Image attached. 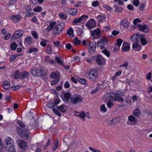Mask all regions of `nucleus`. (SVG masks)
I'll use <instances>...</instances> for the list:
<instances>
[{
    "label": "nucleus",
    "instance_id": "obj_1",
    "mask_svg": "<svg viewBox=\"0 0 152 152\" xmlns=\"http://www.w3.org/2000/svg\"><path fill=\"white\" fill-rule=\"evenodd\" d=\"M20 127L17 128L18 132L19 134L21 137H25L27 139L28 137V132L24 124L20 121H18Z\"/></svg>",
    "mask_w": 152,
    "mask_h": 152
},
{
    "label": "nucleus",
    "instance_id": "obj_2",
    "mask_svg": "<svg viewBox=\"0 0 152 152\" xmlns=\"http://www.w3.org/2000/svg\"><path fill=\"white\" fill-rule=\"evenodd\" d=\"M5 143L6 144L5 148L8 152H15V149L14 148V142L13 139L10 137H6L4 139Z\"/></svg>",
    "mask_w": 152,
    "mask_h": 152
},
{
    "label": "nucleus",
    "instance_id": "obj_3",
    "mask_svg": "<svg viewBox=\"0 0 152 152\" xmlns=\"http://www.w3.org/2000/svg\"><path fill=\"white\" fill-rule=\"evenodd\" d=\"M64 25V23L63 22L60 23L56 25L52 30L53 34L54 35H56L60 34L63 30Z\"/></svg>",
    "mask_w": 152,
    "mask_h": 152
},
{
    "label": "nucleus",
    "instance_id": "obj_4",
    "mask_svg": "<svg viewBox=\"0 0 152 152\" xmlns=\"http://www.w3.org/2000/svg\"><path fill=\"white\" fill-rule=\"evenodd\" d=\"M51 77L54 79L51 83V85H54L57 84L60 80L59 73L58 71H56L54 72H52L50 75Z\"/></svg>",
    "mask_w": 152,
    "mask_h": 152
},
{
    "label": "nucleus",
    "instance_id": "obj_5",
    "mask_svg": "<svg viewBox=\"0 0 152 152\" xmlns=\"http://www.w3.org/2000/svg\"><path fill=\"white\" fill-rule=\"evenodd\" d=\"M83 97L77 94H75L71 96L70 100L71 102L74 104H76L82 102Z\"/></svg>",
    "mask_w": 152,
    "mask_h": 152
},
{
    "label": "nucleus",
    "instance_id": "obj_6",
    "mask_svg": "<svg viewBox=\"0 0 152 152\" xmlns=\"http://www.w3.org/2000/svg\"><path fill=\"white\" fill-rule=\"evenodd\" d=\"M114 94V101H118L119 102H123L124 101L123 99L121 97L124 96V93L121 91H116Z\"/></svg>",
    "mask_w": 152,
    "mask_h": 152
},
{
    "label": "nucleus",
    "instance_id": "obj_7",
    "mask_svg": "<svg viewBox=\"0 0 152 152\" xmlns=\"http://www.w3.org/2000/svg\"><path fill=\"white\" fill-rule=\"evenodd\" d=\"M97 76V72L96 70L92 69L90 71L88 76L90 79L94 80Z\"/></svg>",
    "mask_w": 152,
    "mask_h": 152
},
{
    "label": "nucleus",
    "instance_id": "obj_8",
    "mask_svg": "<svg viewBox=\"0 0 152 152\" xmlns=\"http://www.w3.org/2000/svg\"><path fill=\"white\" fill-rule=\"evenodd\" d=\"M86 25L88 29H91L96 26V23L94 20L91 19L88 21Z\"/></svg>",
    "mask_w": 152,
    "mask_h": 152
},
{
    "label": "nucleus",
    "instance_id": "obj_9",
    "mask_svg": "<svg viewBox=\"0 0 152 152\" xmlns=\"http://www.w3.org/2000/svg\"><path fill=\"white\" fill-rule=\"evenodd\" d=\"M88 43L89 45V52L92 54L95 52L96 50V44H94L91 42L88 41Z\"/></svg>",
    "mask_w": 152,
    "mask_h": 152
},
{
    "label": "nucleus",
    "instance_id": "obj_10",
    "mask_svg": "<svg viewBox=\"0 0 152 152\" xmlns=\"http://www.w3.org/2000/svg\"><path fill=\"white\" fill-rule=\"evenodd\" d=\"M23 32L21 30H18L15 31L13 35L11 38V40L13 41V38L16 39L19 38V37H21L23 34Z\"/></svg>",
    "mask_w": 152,
    "mask_h": 152
},
{
    "label": "nucleus",
    "instance_id": "obj_11",
    "mask_svg": "<svg viewBox=\"0 0 152 152\" xmlns=\"http://www.w3.org/2000/svg\"><path fill=\"white\" fill-rule=\"evenodd\" d=\"M114 94L113 93H108L104 97L105 102H113L114 101Z\"/></svg>",
    "mask_w": 152,
    "mask_h": 152
},
{
    "label": "nucleus",
    "instance_id": "obj_12",
    "mask_svg": "<svg viewBox=\"0 0 152 152\" xmlns=\"http://www.w3.org/2000/svg\"><path fill=\"white\" fill-rule=\"evenodd\" d=\"M119 121L118 118H113L110 121L108 119H107L106 121L109 126H113L115 124H117Z\"/></svg>",
    "mask_w": 152,
    "mask_h": 152
},
{
    "label": "nucleus",
    "instance_id": "obj_13",
    "mask_svg": "<svg viewBox=\"0 0 152 152\" xmlns=\"http://www.w3.org/2000/svg\"><path fill=\"white\" fill-rule=\"evenodd\" d=\"M48 107L51 108L53 112L57 115L61 116V115L58 110H56L55 107V106L53 105L51 103H48L47 104Z\"/></svg>",
    "mask_w": 152,
    "mask_h": 152
},
{
    "label": "nucleus",
    "instance_id": "obj_14",
    "mask_svg": "<svg viewBox=\"0 0 152 152\" xmlns=\"http://www.w3.org/2000/svg\"><path fill=\"white\" fill-rule=\"evenodd\" d=\"M91 33L92 36H95V38H98L100 37V31L98 29H96L93 31H91Z\"/></svg>",
    "mask_w": 152,
    "mask_h": 152
},
{
    "label": "nucleus",
    "instance_id": "obj_15",
    "mask_svg": "<svg viewBox=\"0 0 152 152\" xmlns=\"http://www.w3.org/2000/svg\"><path fill=\"white\" fill-rule=\"evenodd\" d=\"M140 37L139 34L138 33L134 34L131 37L130 40L133 42H139Z\"/></svg>",
    "mask_w": 152,
    "mask_h": 152
},
{
    "label": "nucleus",
    "instance_id": "obj_16",
    "mask_svg": "<svg viewBox=\"0 0 152 152\" xmlns=\"http://www.w3.org/2000/svg\"><path fill=\"white\" fill-rule=\"evenodd\" d=\"M107 42V39L103 37L98 42L97 44V46L98 47H100L101 45H104L105 42Z\"/></svg>",
    "mask_w": 152,
    "mask_h": 152
},
{
    "label": "nucleus",
    "instance_id": "obj_17",
    "mask_svg": "<svg viewBox=\"0 0 152 152\" xmlns=\"http://www.w3.org/2000/svg\"><path fill=\"white\" fill-rule=\"evenodd\" d=\"M129 23L127 20L125 19H123L121 22L120 24L121 26H122L124 27L127 28L129 26Z\"/></svg>",
    "mask_w": 152,
    "mask_h": 152
},
{
    "label": "nucleus",
    "instance_id": "obj_18",
    "mask_svg": "<svg viewBox=\"0 0 152 152\" xmlns=\"http://www.w3.org/2000/svg\"><path fill=\"white\" fill-rule=\"evenodd\" d=\"M31 73L34 76H41V73L39 72V69L36 68H33L31 70Z\"/></svg>",
    "mask_w": 152,
    "mask_h": 152
},
{
    "label": "nucleus",
    "instance_id": "obj_19",
    "mask_svg": "<svg viewBox=\"0 0 152 152\" xmlns=\"http://www.w3.org/2000/svg\"><path fill=\"white\" fill-rule=\"evenodd\" d=\"M21 16L19 15H14L11 17V19L14 23H16L19 21L21 19Z\"/></svg>",
    "mask_w": 152,
    "mask_h": 152
},
{
    "label": "nucleus",
    "instance_id": "obj_20",
    "mask_svg": "<svg viewBox=\"0 0 152 152\" xmlns=\"http://www.w3.org/2000/svg\"><path fill=\"white\" fill-rule=\"evenodd\" d=\"M58 108V110L63 113H64L66 112V106L64 104H62L60 106H56Z\"/></svg>",
    "mask_w": 152,
    "mask_h": 152
},
{
    "label": "nucleus",
    "instance_id": "obj_21",
    "mask_svg": "<svg viewBox=\"0 0 152 152\" xmlns=\"http://www.w3.org/2000/svg\"><path fill=\"white\" fill-rule=\"evenodd\" d=\"M140 31L146 33L148 31V28L146 26L140 25L138 27Z\"/></svg>",
    "mask_w": 152,
    "mask_h": 152
},
{
    "label": "nucleus",
    "instance_id": "obj_22",
    "mask_svg": "<svg viewBox=\"0 0 152 152\" xmlns=\"http://www.w3.org/2000/svg\"><path fill=\"white\" fill-rule=\"evenodd\" d=\"M56 22H51L46 28V30L48 31H50L56 25Z\"/></svg>",
    "mask_w": 152,
    "mask_h": 152
},
{
    "label": "nucleus",
    "instance_id": "obj_23",
    "mask_svg": "<svg viewBox=\"0 0 152 152\" xmlns=\"http://www.w3.org/2000/svg\"><path fill=\"white\" fill-rule=\"evenodd\" d=\"M122 50L123 51L125 52L128 51L129 49V45L127 43H124L123 44Z\"/></svg>",
    "mask_w": 152,
    "mask_h": 152
},
{
    "label": "nucleus",
    "instance_id": "obj_24",
    "mask_svg": "<svg viewBox=\"0 0 152 152\" xmlns=\"http://www.w3.org/2000/svg\"><path fill=\"white\" fill-rule=\"evenodd\" d=\"M96 18L99 22H102L104 21L105 20V17L101 15H99L96 17Z\"/></svg>",
    "mask_w": 152,
    "mask_h": 152
},
{
    "label": "nucleus",
    "instance_id": "obj_25",
    "mask_svg": "<svg viewBox=\"0 0 152 152\" xmlns=\"http://www.w3.org/2000/svg\"><path fill=\"white\" fill-rule=\"evenodd\" d=\"M19 146L23 150H25L26 149V142L23 140H20L19 143Z\"/></svg>",
    "mask_w": 152,
    "mask_h": 152
},
{
    "label": "nucleus",
    "instance_id": "obj_26",
    "mask_svg": "<svg viewBox=\"0 0 152 152\" xmlns=\"http://www.w3.org/2000/svg\"><path fill=\"white\" fill-rule=\"evenodd\" d=\"M132 49L135 51H138L140 50L139 44L137 43H134L132 45Z\"/></svg>",
    "mask_w": 152,
    "mask_h": 152
},
{
    "label": "nucleus",
    "instance_id": "obj_27",
    "mask_svg": "<svg viewBox=\"0 0 152 152\" xmlns=\"http://www.w3.org/2000/svg\"><path fill=\"white\" fill-rule=\"evenodd\" d=\"M128 119L130 122H133V124H136L137 122L135 118L132 115H130L128 117Z\"/></svg>",
    "mask_w": 152,
    "mask_h": 152
},
{
    "label": "nucleus",
    "instance_id": "obj_28",
    "mask_svg": "<svg viewBox=\"0 0 152 152\" xmlns=\"http://www.w3.org/2000/svg\"><path fill=\"white\" fill-rule=\"evenodd\" d=\"M104 61V60L101 57H99L96 61V62L98 65L102 66L103 64Z\"/></svg>",
    "mask_w": 152,
    "mask_h": 152
},
{
    "label": "nucleus",
    "instance_id": "obj_29",
    "mask_svg": "<svg viewBox=\"0 0 152 152\" xmlns=\"http://www.w3.org/2000/svg\"><path fill=\"white\" fill-rule=\"evenodd\" d=\"M3 87L5 89H7L10 87V84L8 81L6 80L3 83Z\"/></svg>",
    "mask_w": 152,
    "mask_h": 152
},
{
    "label": "nucleus",
    "instance_id": "obj_30",
    "mask_svg": "<svg viewBox=\"0 0 152 152\" xmlns=\"http://www.w3.org/2000/svg\"><path fill=\"white\" fill-rule=\"evenodd\" d=\"M141 20L139 18H136L134 19L133 21V23L136 27H138L140 25L139 23L141 22Z\"/></svg>",
    "mask_w": 152,
    "mask_h": 152
},
{
    "label": "nucleus",
    "instance_id": "obj_31",
    "mask_svg": "<svg viewBox=\"0 0 152 152\" xmlns=\"http://www.w3.org/2000/svg\"><path fill=\"white\" fill-rule=\"evenodd\" d=\"M46 52L48 54H51L52 52V46L50 45H48L46 49Z\"/></svg>",
    "mask_w": 152,
    "mask_h": 152
},
{
    "label": "nucleus",
    "instance_id": "obj_32",
    "mask_svg": "<svg viewBox=\"0 0 152 152\" xmlns=\"http://www.w3.org/2000/svg\"><path fill=\"white\" fill-rule=\"evenodd\" d=\"M73 42L75 45L77 46L80 44L81 41L80 40H79L77 38H75L73 39Z\"/></svg>",
    "mask_w": 152,
    "mask_h": 152
},
{
    "label": "nucleus",
    "instance_id": "obj_33",
    "mask_svg": "<svg viewBox=\"0 0 152 152\" xmlns=\"http://www.w3.org/2000/svg\"><path fill=\"white\" fill-rule=\"evenodd\" d=\"M69 12L70 15H76L78 11L77 9L74 8H71Z\"/></svg>",
    "mask_w": 152,
    "mask_h": 152
},
{
    "label": "nucleus",
    "instance_id": "obj_34",
    "mask_svg": "<svg viewBox=\"0 0 152 152\" xmlns=\"http://www.w3.org/2000/svg\"><path fill=\"white\" fill-rule=\"evenodd\" d=\"M28 74L26 71H23L21 73V79H25L28 76Z\"/></svg>",
    "mask_w": 152,
    "mask_h": 152
},
{
    "label": "nucleus",
    "instance_id": "obj_35",
    "mask_svg": "<svg viewBox=\"0 0 152 152\" xmlns=\"http://www.w3.org/2000/svg\"><path fill=\"white\" fill-rule=\"evenodd\" d=\"M71 94L67 92L64 94V97L65 100L66 101L69 100V99H70Z\"/></svg>",
    "mask_w": 152,
    "mask_h": 152
},
{
    "label": "nucleus",
    "instance_id": "obj_36",
    "mask_svg": "<svg viewBox=\"0 0 152 152\" xmlns=\"http://www.w3.org/2000/svg\"><path fill=\"white\" fill-rule=\"evenodd\" d=\"M14 78L17 79L19 77L21 78V73L18 71H16L14 74Z\"/></svg>",
    "mask_w": 152,
    "mask_h": 152
},
{
    "label": "nucleus",
    "instance_id": "obj_37",
    "mask_svg": "<svg viewBox=\"0 0 152 152\" xmlns=\"http://www.w3.org/2000/svg\"><path fill=\"white\" fill-rule=\"evenodd\" d=\"M60 18L63 19H66L67 18V16L63 12H61L58 14Z\"/></svg>",
    "mask_w": 152,
    "mask_h": 152
},
{
    "label": "nucleus",
    "instance_id": "obj_38",
    "mask_svg": "<svg viewBox=\"0 0 152 152\" xmlns=\"http://www.w3.org/2000/svg\"><path fill=\"white\" fill-rule=\"evenodd\" d=\"M42 41L40 43V45L43 47H45L46 45L47 42H49V41L47 40L44 39H42Z\"/></svg>",
    "mask_w": 152,
    "mask_h": 152
},
{
    "label": "nucleus",
    "instance_id": "obj_39",
    "mask_svg": "<svg viewBox=\"0 0 152 152\" xmlns=\"http://www.w3.org/2000/svg\"><path fill=\"white\" fill-rule=\"evenodd\" d=\"M38 51V49L36 48H29L28 52L31 53L32 52H37Z\"/></svg>",
    "mask_w": 152,
    "mask_h": 152
},
{
    "label": "nucleus",
    "instance_id": "obj_40",
    "mask_svg": "<svg viewBox=\"0 0 152 152\" xmlns=\"http://www.w3.org/2000/svg\"><path fill=\"white\" fill-rule=\"evenodd\" d=\"M81 21L80 17L76 18L73 20V25H75L76 23H80Z\"/></svg>",
    "mask_w": 152,
    "mask_h": 152
},
{
    "label": "nucleus",
    "instance_id": "obj_41",
    "mask_svg": "<svg viewBox=\"0 0 152 152\" xmlns=\"http://www.w3.org/2000/svg\"><path fill=\"white\" fill-rule=\"evenodd\" d=\"M78 81L83 84L85 85L87 83L86 80L84 79L79 78L78 79Z\"/></svg>",
    "mask_w": 152,
    "mask_h": 152
},
{
    "label": "nucleus",
    "instance_id": "obj_42",
    "mask_svg": "<svg viewBox=\"0 0 152 152\" xmlns=\"http://www.w3.org/2000/svg\"><path fill=\"white\" fill-rule=\"evenodd\" d=\"M140 41L141 43L143 45H145L147 43V42L145 39L143 38L140 37Z\"/></svg>",
    "mask_w": 152,
    "mask_h": 152
},
{
    "label": "nucleus",
    "instance_id": "obj_43",
    "mask_svg": "<svg viewBox=\"0 0 152 152\" xmlns=\"http://www.w3.org/2000/svg\"><path fill=\"white\" fill-rule=\"evenodd\" d=\"M128 64V62L127 61H125L124 64L119 66L120 67H123L125 69H127Z\"/></svg>",
    "mask_w": 152,
    "mask_h": 152
},
{
    "label": "nucleus",
    "instance_id": "obj_44",
    "mask_svg": "<svg viewBox=\"0 0 152 152\" xmlns=\"http://www.w3.org/2000/svg\"><path fill=\"white\" fill-rule=\"evenodd\" d=\"M42 9L41 7L39 6H38L35 7L33 10L34 12H39L41 11Z\"/></svg>",
    "mask_w": 152,
    "mask_h": 152
},
{
    "label": "nucleus",
    "instance_id": "obj_45",
    "mask_svg": "<svg viewBox=\"0 0 152 152\" xmlns=\"http://www.w3.org/2000/svg\"><path fill=\"white\" fill-rule=\"evenodd\" d=\"M100 111L102 112H105L107 111V108L104 104L102 105L100 107Z\"/></svg>",
    "mask_w": 152,
    "mask_h": 152
},
{
    "label": "nucleus",
    "instance_id": "obj_46",
    "mask_svg": "<svg viewBox=\"0 0 152 152\" xmlns=\"http://www.w3.org/2000/svg\"><path fill=\"white\" fill-rule=\"evenodd\" d=\"M17 47V45L15 43H13L11 44V49L12 50H15Z\"/></svg>",
    "mask_w": 152,
    "mask_h": 152
},
{
    "label": "nucleus",
    "instance_id": "obj_47",
    "mask_svg": "<svg viewBox=\"0 0 152 152\" xmlns=\"http://www.w3.org/2000/svg\"><path fill=\"white\" fill-rule=\"evenodd\" d=\"M67 33L68 35H70L73 34V30L71 27L67 31Z\"/></svg>",
    "mask_w": 152,
    "mask_h": 152
},
{
    "label": "nucleus",
    "instance_id": "obj_48",
    "mask_svg": "<svg viewBox=\"0 0 152 152\" xmlns=\"http://www.w3.org/2000/svg\"><path fill=\"white\" fill-rule=\"evenodd\" d=\"M45 61L48 63H50L52 64H54L55 63V62L53 60L49 59V57L46 58Z\"/></svg>",
    "mask_w": 152,
    "mask_h": 152
},
{
    "label": "nucleus",
    "instance_id": "obj_49",
    "mask_svg": "<svg viewBox=\"0 0 152 152\" xmlns=\"http://www.w3.org/2000/svg\"><path fill=\"white\" fill-rule=\"evenodd\" d=\"M88 18V16L86 15H83L80 16V18L81 21L84 20H86Z\"/></svg>",
    "mask_w": 152,
    "mask_h": 152
},
{
    "label": "nucleus",
    "instance_id": "obj_50",
    "mask_svg": "<svg viewBox=\"0 0 152 152\" xmlns=\"http://www.w3.org/2000/svg\"><path fill=\"white\" fill-rule=\"evenodd\" d=\"M55 60L56 62L59 65H62V62L60 58H59L56 57L55 58Z\"/></svg>",
    "mask_w": 152,
    "mask_h": 152
},
{
    "label": "nucleus",
    "instance_id": "obj_51",
    "mask_svg": "<svg viewBox=\"0 0 152 152\" xmlns=\"http://www.w3.org/2000/svg\"><path fill=\"white\" fill-rule=\"evenodd\" d=\"M20 86L18 85H14L11 87V89L13 90H17L20 88Z\"/></svg>",
    "mask_w": 152,
    "mask_h": 152
},
{
    "label": "nucleus",
    "instance_id": "obj_52",
    "mask_svg": "<svg viewBox=\"0 0 152 152\" xmlns=\"http://www.w3.org/2000/svg\"><path fill=\"white\" fill-rule=\"evenodd\" d=\"M39 72L40 73H41V76L44 75L45 73V69L44 68H41L39 69Z\"/></svg>",
    "mask_w": 152,
    "mask_h": 152
},
{
    "label": "nucleus",
    "instance_id": "obj_53",
    "mask_svg": "<svg viewBox=\"0 0 152 152\" xmlns=\"http://www.w3.org/2000/svg\"><path fill=\"white\" fill-rule=\"evenodd\" d=\"M132 4L135 6L137 7L140 4V1L139 0H134L133 1Z\"/></svg>",
    "mask_w": 152,
    "mask_h": 152
},
{
    "label": "nucleus",
    "instance_id": "obj_54",
    "mask_svg": "<svg viewBox=\"0 0 152 152\" xmlns=\"http://www.w3.org/2000/svg\"><path fill=\"white\" fill-rule=\"evenodd\" d=\"M25 40L28 44H31L32 42V39L29 37L26 38Z\"/></svg>",
    "mask_w": 152,
    "mask_h": 152
},
{
    "label": "nucleus",
    "instance_id": "obj_55",
    "mask_svg": "<svg viewBox=\"0 0 152 152\" xmlns=\"http://www.w3.org/2000/svg\"><path fill=\"white\" fill-rule=\"evenodd\" d=\"M102 52L107 56L108 57L110 56V53L106 49H104V50H103L102 51Z\"/></svg>",
    "mask_w": 152,
    "mask_h": 152
},
{
    "label": "nucleus",
    "instance_id": "obj_56",
    "mask_svg": "<svg viewBox=\"0 0 152 152\" xmlns=\"http://www.w3.org/2000/svg\"><path fill=\"white\" fill-rule=\"evenodd\" d=\"M122 40L120 39H118L117 41V45L119 47H120L122 42Z\"/></svg>",
    "mask_w": 152,
    "mask_h": 152
},
{
    "label": "nucleus",
    "instance_id": "obj_57",
    "mask_svg": "<svg viewBox=\"0 0 152 152\" xmlns=\"http://www.w3.org/2000/svg\"><path fill=\"white\" fill-rule=\"evenodd\" d=\"M31 34L35 39H37L38 38V36L35 31H31Z\"/></svg>",
    "mask_w": 152,
    "mask_h": 152
},
{
    "label": "nucleus",
    "instance_id": "obj_58",
    "mask_svg": "<svg viewBox=\"0 0 152 152\" xmlns=\"http://www.w3.org/2000/svg\"><path fill=\"white\" fill-rule=\"evenodd\" d=\"M113 102H107V107L109 108H110L113 105Z\"/></svg>",
    "mask_w": 152,
    "mask_h": 152
},
{
    "label": "nucleus",
    "instance_id": "obj_59",
    "mask_svg": "<svg viewBox=\"0 0 152 152\" xmlns=\"http://www.w3.org/2000/svg\"><path fill=\"white\" fill-rule=\"evenodd\" d=\"M89 149L93 152H101V151L97 149H95L91 147H89Z\"/></svg>",
    "mask_w": 152,
    "mask_h": 152
},
{
    "label": "nucleus",
    "instance_id": "obj_60",
    "mask_svg": "<svg viewBox=\"0 0 152 152\" xmlns=\"http://www.w3.org/2000/svg\"><path fill=\"white\" fill-rule=\"evenodd\" d=\"M133 114L136 116H139L140 115V113L137 110H135L133 112Z\"/></svg>",
    "mask_w": 152,
    "mask_h": 152
},
{
    "label": "nucleus",
    "instance_id": "obj_61",
    "mask_svg": "<svg viewBox=\"0 0 152 152\" xmlns=\"http://www.w3.org/2000/svg\"><path fill=\"white\" fill-rule=\"evenodd\" d=\"M11 36V34L10 33H8L5 36L4 39L7 40Z\"/></svg>",
    "mask_w": 152,
    "mask_h": 152
},
{
    "label": "nucleus",
    "instance_id": "obj_62",
    "mask_svg": "<svg viewBox=\"0 0 152 152\" xmlns=\"http://www.w3.org/2000/svg\"><path fill=\"white\" fill-rule=\"evenodd\" d=\"M53 43L55 46L57 47H58L60 44V42L59 41H54Z\"/></svg>",
    "mask_w": 152,
    "mask_h": 152
},
{
    "label": "nucleus",
    "instance_id": "obj_63",
    "mask_svg": "<svg viewBox=\"0 0 152 152\" xmlns=\"http://www.w3.org/2000/svg\"><path fill=\"white\" fill-rule=\"evenodd\" d=\"M145 8V5L143 4H140L139 6V9L140 10L142 11Z\"/></svg>",
    "mask_w": 152,
    "mask_h": 152
},
{
    "label": "nucleus",
    "instance_id": "obj_64",
    "mask_svg": "<svg viewBox=\"0 0 152 152\" xmlns=\"http://www.w3.org/2000/svg\"><path fill=\"white\" fill-rule=\"evenodd\" d=\"M99 2L98 1H93L92 3V5L94 7H96L98 6Z\"/></svg>",
    "mask_w": 152,
    "mask_h": 152
}]
</instances>
